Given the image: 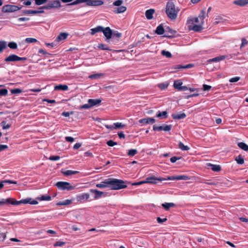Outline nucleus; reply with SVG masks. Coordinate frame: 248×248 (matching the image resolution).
<instances>
[{
    "instance_id": "1",
    "label": "nucleus",
    "mask_w": 248,
    "mask_h": 248,
    "mask_svg": "<svg viewBox=\"0 0 248 248\" xmlns=\"http://www.w3.org/2000/svg\"><path fill=\"white\" fill-rule=\"evenodd\" d=\"M98 188H104L109 187L112 190H119L127 187L124 181L115 178H108L100 184L96 185Z\"/></svg>"
},
{
    "instance_id": "2",
    "label": "nucleus",
    "mask_w": 248,
    "mask_h": 248,
    "mask_svg": "<svg viewBox=\"0 0 248 248\" xmlns=\"http://www.w3.org/2000/svg\"><path fill=\"white\" fill-rule=\"evenodd\" d=\"M205 16V12L204 10H202L198 17H189L187 21L189 29L197 32L202 30Z\"/></svg>"
},
{
    "instance_id": "3",
    "label": "nucleus",
    "mask_w": 248,
    "mask_h": 248,
    "mask_svg": "<svg viewBox=\"0 0 248 248\" xmlns=\"http://www.w3.org/2000/svg\"><path fill=\"white\" fill-rule=\"evenodd\" d=\"M180 9L176 7L172 0H169L166 4V13L169 18L172 20H175L177 18Z\"/></svg>"
},
{
    "instance_id": "4",
    "label": "nucleus",
    "mask_w": 248,
    "mask_h": 248,
    "mask_svg": "<svg viewBox=\"0 0 248 248\" xmlns=\"http://www.w3.org/2000/svg\"><path fill=\"white\" fill-rule=\"evenodd\" d=\"M29 201L26 200L24 201H17L14 198H9L7 199H2L1 201H0V206H2L4 204L9 205L11 204L13 205H17L22 203H26L28 202Z\"/></svg>"
},
{
    "instance_id": "5",
    "label": "nucleus",
    "mask_w": 248,
    "mask_h": 248,
    "mask_svg": "<svg viewBox=\"0 0 248 248\" xmlns=\"http://www.w3.org/2000/svg\"><path fill=\"white\" fill-rule=\"evenodd\" d=\"M61 7V4L59 0H53L49 1L46 5L40 7L39 9H51L58 8Z\"/></svg>"
},
{
    "instance_id": "6",
    "label": "nucleus",
    "mask_w": 248,
    "mask_h": 248,
    "mask_svg": "<svg viewBox=\"0 0 248 248\" xmlns=\"http://www.w3.org/2000/svg\"><path fill=\"white\" fill-rule=\"evenodd\" d=\"M56 186H57L59 189L63 190H71L74 189L75 188V186H72L69 182H58L56 184Z\"/></svg>"
},
{
    "instance_id": "7",
    "label": "nucleus",
    "mask_w": 248,
    "mask_h": 248,
    "mask_svg": "<svg viewBox=\"0 0 248 248\" xmlns=\"http://www.w3.org/2000/svg\"><path fill=\"white\" fill-rule=\"evenodd\" d=\"M27 59L26 57H20L16 54H11L4 59V62L8 63L17 61H25Z\"/></svg>"
},
{
    "instance_id": "8",
    "label": "nucleus",
    "mask_w": 248,
    "mask_h": 248,
    "mask_svg": "<svg viewBox=\"0 0 248 248\" xmlns=\"http://www.w3.org/2000/svg\"><path fill=\"white\" fill-rule=\"evenodd\" d=\"M21 8L15 5L7 4L2 7L1 11L3 13H12L19 10Z\"/></svg>"
},
{
    "instance_id": "9",
    "label": "nucleus",
    "mask_w": 248,
    "mask_h": 248,
    "mask_svg": "<svg viewBox=\"0 0 248 248\" xmlns=\"http://www.w3.org/2000/svg\"><path fill=\"white\" fill-rule=\"evenodd\" d=\"M102 32L106 37V41L109 42V40L112 38L113 35L112 30L109 27L104 28Z\"/></svg>"
},
{
    "instance_id": "10",
    "label": "nucleus",
    "mask_w": 248,
    "mask_h": 248,
    "mask_svg": "<svg viewBox=\"0 0 248 248\" xmlns=\"http://www.w3.org/2000/svg\"><path fill=\"white\" fill-rule=\"evenodd\" d=\"M166 180V179L162 177L157 178L155 176H151L147 177L145 179V182H146V183L155 184H157L158 182H162Z\"/></svg>"
},
{
    "instance_id": "11",
    "label": "nucleus",
    "mask_w": 248,
    "mask_h": 248,
    "mask_svg": "<svg viewBox=\"0 0 248 248\" xmlns=\"http://www.w3.org/2000/svg\"><path fill=\"white\" fill-rule=\"evenodd\" d=\"M172 128V125L171 124L167 125L164 124L161 126H157L156 125H154L153 126V130L154 131H162L163 130L164 131H169L171 130Z\"/></svg>"
},
{
    "instance_id": "12",
    "label": "nucleus",
    "mask_w": 248,
    "mask_h": 248,
    "mask_svg": "<svg viewBox=\"0 0 248 248\" xmlns=\"http://www.w3.org/2000/svg\"><path fill=\"white\" fill-rule=\"evenodd\" d=\"M176 33V31L172 29H171L169 27H167L165 29V34L164 35V37L168 38H171L174 36V35Z\"/></svg>"
},
{
    "instance_id": "13",
    "label": "nucleus",
    "mask_w": 248,
    "mask_h": 248,
    "mask_svg": "<svg viewBox=\"0 0 248 248\" xmlns=\"http://www.w3.org/2000/svg\"><path fill=\"white\" fill-rule=\"evenodd\" d=\"M90 193L94 194V196H93V200H96L101 198L104 194V192L99 191L97 189H91L90 190Z\"/></svg>"
},
{
    "instance_id": "14",
    "label": "nucleus",
    "mask_w": 248,
    "mask_h": 248,
    "mask_svg": "<svg viewBox=\"0 0 248 248\" xmlns=\"http://www.w3.org/2000/svg\"><path fill=\"white\" fill-rule=\"evenodd\" d=\"M189 178L188 176L185 175H177L176 176L168 177L167 180H189Z\"/></svg>"
},
{
    "instance_id": "15",
    "label": "nucleus",
    "mask_w": 248,
    "mask_h": 248,
    "mask_svg": "<svg viewBox=\"0 0 248 248\" xmlns=\"http://www.w3.org/2000/svg\"><path fill=\"white\" fill-rule=\"evenodd\" d=\"M139 122L144 124H153L155 122V120L153 118H146L140 120Z\"/></svg>"
},
{
    "instance_id": "16",
    "label": "nucleus",
    "mask_w": 248,
    "mask_h": 248,
    "mask_svg": "<svg viewBox=\"0 0 248 248\" xmlns=\"http://www.w3.org/2000/svg\"><path fill=\"white\" fill-rule=\"evenodd\" d=\"M155 13V10L154 9H150L146 11L145 16L147 19L150 20L153 19V15Z\"/></svg>"
},
{
    "instance_id": "17",
    "label": "nucleus",
    "mask_w": 248,
    "mask_h": 248,
    "mask_svg": "<svg viewBox=\"0 0 248 248\" xmlns=\"http://www.w3.org/2000/svg\"><path fill=\"white\" fill-rule=\"evenodd\" d=\"M226 58L225 56L222 55L220 56H217L215 58L209 59L207 61V62L209 63L212 62H219L221 61L224 60Z\"/></svg>"
},
{
    "instance_id": "18",
    "label": "nucleus",
    "mask_w": 248,
    "mask_h": 248,
    "mask_svg": "<svg viewBox=\"0 0 248 248\" xmlns=\"http://www.w3.org/2000/svg\"><path fill=\"white\" fill-rule=\"evenodd\" d=\"M102 100L100 99H89L88 100V103H89L91 107L98 105L100 104Z\"/></svg>"
},
{
    "instance_id": "19",
    "label": "nucleus",
    "mask_w": 248,
    "mask_h": 248,
    "mask_svg": "<svg viewBox=\"0 0 248 248\" xmlns=\"http://www.w3.org/2000/svg\"><path fill=\"white\" fill-rule=\"evenodd\" d=\"M172 117L175 120L183 119L186 117V114L185 113L172 114Z\"/></svg>"
},
{
    "instance_id": "20",
    "label": "nucleus",
    "mask_w": 248,
    "mask_h": 248,
    "mask_svg": "<svg viewBox=\"0 0 248 248\" xmlns=\"http://www.w3.org/2000/svg\"><path fill=\"white\" fill-rule=\"evenodd\" d=\"M127 8L125 6H121L119 7H116L114 9L113 12L115 14H120L124 13L126 11Z\"/></svg>"
},
{
    "instance_id": "21",
    "label": "nucleus",
    "mask_w": 248,
    "mask_h": 248,
    "mask_svg": "<svg viewBox=\"0 0 248 248\" xmlns=\"http://www.w3.org/2000/svg\"><path fill=\"white\" fill-rule=\"evenodd\" d=\"M104 27L101 26H97L94 28H93L91 29V34L92 35H94L97 32H102L103 30Z\"/></svg>"
},
{
    "instance_id": "22",
    "label": "nucleus",
    "mask_w": 248,
    "mask_h": 248,
    "mask_svg": "<svg viewBox=\"0 0 248 248\" xmlns=\"http://www.w3.org/2000/svg\"><path fill=\"white\" fill-rule=\"evenodd\" d=\"M165 30L164 29L162 24H160L157 26L155 31V33L158 35L163 34L164 33H165Z\"/></svg>"
},
{
    "instance_id": "23",
    "label": "nucleus",
    "mask_w": 248,
    "mask_h": 248,
    "mask_svg": "<svg viewBox=\"0 0 248 248\" xmlns=\"http://www.w3.org/2000/svg\"><path fill=\"white\" fill-rule=\"evenodd\" d=\"M4 183H8L9 184H17V182L16 181H13L10 180H5L1 182H0V189H2L3 187Z\"/></svg>"
},
{
    "instance_id": "24",
    "label": "nucleus",
    "mask_w": 248,
    "mask_h": 248,
    "mask_svg": "<svg viewBox=\"0 0 248 248\" xmlns=\"http://www.w3.org/2000/svg\"><path fill=\"white\" fill-rule=\"evenodd\" d=\"M44 13V11H37L31 10L23 11V13L25 15L42 14Z\"/></svg>"
},
{
    "instance_id": "25",
    "label": "nucleus",
    "mask_w": 248,
    "mask_h": 248,
    "mask_svg": "<svg viewBox=\"0 0 248 248\" xmlns=\"http://www.w3.org/2000/svg\"><path fill=\"white\" fill-rule=\"evenodd\" d=\"M72 202V200H65L62 201H60L57 203V205L62 206V205H68L71 204Z\"/></svg>"
},
{
    "instance_id": "26",
    "label": "nucleus",
    "mask_w": 248,
    "mask_h": 248,
    "mask_svg": "<svg viewBox=\"0 0 248 248\" xmlns=\"http://www.w3.org/2000/svg\"><path fill=\"white\" fill-rule=\"evenodd\" d=\"M162 206L166 210H169L170 207L175 206V204L172 202H165L162 204Z\"/></svg>"
},
{
    "instance_id": "27",
    "label": "nucleus",
    "mask_w": 248,
    "mask_h": 248,
    "mask_svg": "<svg viewBox=\"0 0 248 248\" xmlns=\"http://www.w3.org/2000/svg\"><path fill=\"white\" fill-rule=\"evenodd\" d=\"M183 84V82L181 81V80H177L174 81L173 83V87L175 89L180 90L182 87V85Z\"/></svg>"
},
{
    "instance_id": "28",
    "label": "nucleus",
    "mask_w": 248,
    "mask_h": 248,
    "mask_svg": "<svg viewBox=\"0 0 248 248\" xmlns=\"http://www.w3.org/2000/svg\"><path fill=\"white\" fill-rule=\"evenodd\" d=\"M68 89V87L66 85L60 84L59 85L55 86L54 87L55 90L67 91Z\"/></svg>"
},
{
    "instance_id": "29",
    "label": "nucleus",
    "mask_w": 248,
    "mask_h": 248,
    "mask_svg": "<svg viewBox=\"0 0 248 248\" xmlns=\"http://www.w3.org/2000/svg\"><path fill=\"white\" fill-rule=\"evenodd\" d=\"M207 165L208 166H211V170L214 171H219L221 170V167L218 165H214L211 163H208Z\"/></svg>"
},
{
    "instance_id": "30",
    "label": "nucleus",
    "mask_w": 248,
    "mask_h": 248,
    "mask_svg": "<svg viewBox=\"0 0 248 248\" xmlns=\"http://www.w3.org/2000/svg\"><path fill=\"white\" fill-rule=\"evenodd\" d=\"M156 116L158 118H161V117H163L164 118H166L168 117V113L167 111H164L162 112L158 111L156 114Z\"/></svg>"
},
{
    "instance_id": "31",
    "label": "nucleus",
    "mask_w": 248,
    "mask_h": 248,
    "mask_svg": "<svg viewBox=\"0 0 248 248\" xmlns=\"http://www.w3.org/2000/svg\"><path fill=\"white\" fill-rule=\"evenodd\" d=\"M193 64H188L186 65H178L174 68L175 69L190 68L193 67Z\"/></svg>"
},
{
    "instance_id": "32",
    "label": "nucleus",
    "mask_w": 248,
    "mask_h": 248,
    "mask_svg": "<svg viewBox=\"0 0 248 248\" xmlns=\"http://www.w3.org/2000/svg\"><path fill=\"white\" fill-rule=\"evenodd\" d=\"M238 146L241 148V149L245 151H248V145L243 142H240L238 143Z\"/></svg>"
},
{
    "instance_id": "33",
    "label": "nucleus",
    "mask_w": 248,
    "mask_h": 248,
    "mask_svg": "<svg viewBox=\"0 0 248 248\" xmlns=\"http://www.w3.org/2000/svg\"><path fill=\"white\" fill-rule=\"evenodd\" d=\"M77 200L80 203L86 202L85 201V196L84 193L77 196Z\"/></svg>"
},
{
    "instance_id": "34",
    "label": "nucleus",
    "mask_w": 248,
    "mask_h": 248,
    "mask_svg": "<svg viewBox=\"0 0 248 248\" xmlns=\"http://www.w3.org/2000/svg\"><path fill=\"white\" fill-rule=\"evenodd\" d=\"M78 171L72 170H67L65 171H62V173L65 176H69L71 175H73L78 173Z\"/></svg>"
},
{
    "instance_id": "35",
    "label": "nucleus",
    "mask_w": 248,
    "mask_h": 248,
    "mask_svg": "<svg viewBox=\"0 0 248 248\" xmlns=\"http://www.w3.org/2000/svg\"><path fill=\"white\" fill-rule=\"evenodd\" d=\"M68 36V34L66 33L62 32L61 33L57 38V40L58 41H60L62 40L65 39Z\"/></svg>"
},
{
    "instance_id": "36",
    "label": "nucleus",
    "mask_w": 248,
    "mask_h": 248,
    "mask_svg": "<svg viewBox=\"0 0 248 248\" xmlns=\"http://www.w3.org/2000/svg\"><path fill=\"white\" fill-rule=\"evenodd\" d=\"M138 152L137 149H132L127 151V155L129 156H133L138 154Z\"/></svg>"
},
{
    "instance_id": "37",
    "label": "nucleus",
    "mask_w": 248,
    "mask_h": 248,
    "mask_svg": "<svg viewBox=\"0 0 248 248\" xmlns=\"http://www.w3.org/2000/svg\"><path fill=\"white\" fill-rule=\"evenodd\" d=\"M7 42L5 41H0V53H1L4 49L6 48Z\"/></svg>"
},
{
    "instance_id": "38",
    "label": "nucleus",
    "mask_w": 248,
    "mask_h": 248,
    "mask_svg": "<svg viewBox=\"0 0 248 248\" xmlns=\"http://www.w3.org/2000/svg\"><path fill=\"white\" fill-rule=\"evenodd\" d=\"M178 147L182 151H188L189 149L188 146L185 145L182 142H179Z\"/></svg>"
},
{
    "instance_id": "39",
    "label": "nucleus",
    "mask_w": 248,
    "mask_h": 248,
    "mask_svg": "<svg viewBox=\"0 0 248 248\" xmlns=\"http://www.w3.org/2000/svg\"><path fill=\"white\" fill-rule=\"evenodd\" d=\"M98 48L103 50H111V49L104 44H100L98 46Z\"/></svg>"
},
{
    "instance_id": "40",
    "label": "nucleus",
    "mask_w": 248,
    "mask_h": 248,
    "mask_svg": "<svg viewBox=\"0 0 248 248\" xmlns=\"http://www.w3.org/2000/svg\"><path fill=\"white\" fill-rule=\"evenodd\" d=\"M168 86L169 83L167 82L164 83H161L158 85V88L161 90H165L168 88Z\"/></svg>"
},
{
    "instance_id": "41",
    "label": "nucleus",
    "mask_w": 248,
    "mask_h": 248,
    "mask_svg": "<svg viewBox=\"0 0 248 248\" xmlns=\"http://www.w3.org/2000/svg\"><path fill=\"white\" fill-rule=\"evenodd\" d=\"M114 129H120L123 128L125 126L124 124H123L121 123H115L113 124Z\"/></svg>"
},
{
    "instance_id": "42",
    "label": "nucleus",
    "mask_w": 248,
    "mask_h": 248,
    "mask_svg": "<svg viewBox=\"0 0 248 248\" xmlns=\"http://www.w3.org/2000/svg\"><path fill=\"white\" fill-rule=\"evenodd\" d=\"M40 201H50L51 197L49 195H42L38 198Z\"/></svg>"
},
{
    "instance_id": "43",
    "label": "nucleus",
    "mask_w": 248,
    "mask_h": 248,
    "mask_svg": "<svg viewBox=\"0 0 248 248\" xmlns=\"http://www.w3.org/2000/svg\"><path fill=\"white\" fill-rule=\"evenodd\" d=\"M235 161L238 164H243L244 163V159L241 155H239L235 158Z\"/></svg>"
},
{
    "instance_id": "44",
    "label": "nucleus",
    "mask_w": 248,
    "mask_h": 248,
    "mask_svg": "<svg viewBox=\"0 0 248 248\" xmlns=\"http://www.w3.org/2000/svg\"><path fill=\"white\" fill-rule=\"evenodd\" d=\"M104 2L101 0H93V6H98L103 4Z\"/></svg>"
},
{
    "instance_id": "45",
    "label": "nucleus",
    "mask_w": 248,
    "mask_h": 248,
    "mask_svg": "<svg viewBox=\"0 0 248 248\" xmlns=\"http://www.w3.org/2000/svg\"><path fill=\"white\" fill-rule=\"evenodd\" d=\"M1 125L3 129H8L11 126V124H7L6 122L4 121H3L1 123Z\"/></svg>"
},
{
    "instance_id": "46",
    "label": "nucleus",
    "mask_w": 248,
    "mask_h": 248,
    "mask_svg": "<svg viewBox=\"0 0 248 248\" xmlns=\"http://www.w3.org/2000/svg\"><path fill=\"white\" fill-rule=\"evenodd\" d=\"M161 54L164 56H166L167 58H170L172 57V55L169 51H166L165 50H163L161 51Z\"/></svg>"
},
{
    "instance_id": "47",
    "label": "nucleus",
    "mask_w": 248,
    "mask_h": 248,
    "mask_svg": "<svg viewBox=\"0 0 248 248\" xmlns=\"http://www.w3.org/2000/svg\"><path fill=\"white\" fill-rule=\"evenodd\" d=\"M8 46L11 49H16L17 48V45L16 43L14 42H9Z\"/></svg>"
},
{
    "instance_id": "48",
    "label": "nucleus",
    "mask_w": 248,
    "mask_h": 248,
    "mask_svg": "<svg viewBox=\"0 0 248 248\" xmlns=\"http://www.w3.org/2000/svg\"><path fill=\"white\" fill-rule=\"evenodd\" d=\"M85 2V0H76L70 3H68L67 4L68 6H72L77 5L81 3Z\"/></svg>"
},
{
    "instance_id": "49",
    "label": "nucleus",
    "mask_w": 248,
    "mask_h": 248,
    "mask_svg": "<svg viewBox=\"0 0 248 248\" xmlns=\"http://www.w3.org/2000/svg\"><path fill=\"white\" fill-rule=\"evenodd\" d=\"M25 41L27 43H36L38 42L37 39L33 38H26Z\"/></svg>"
},
{
    "instance_id": "50",
    "label": "nucleus",
    "mask_w": 248,
    "mask_h": 248,
    "mask_svg": "<svg viewBox=\"0 0 248 248\" xmlns=\"http://www.w3.org/2000/svg\"><path fill=\"white\" fill-rule=\"evenodd\" d=\"M12 94H19L22 92V90L19 88H16L11 90Z\"/></svg>"
},
{
    "instance_id": "51",
    "label": "nucleus",
    "mask_w": 248,
    "mask_h": 248,
    "mask_svg": "<svg viewBox=\"0 0 248 248\" xmlns=\"http://www.w3.org/2000/svg\"><path fill=\"white\" fill-rule=\"evenodd\" d=\"M84 194L85 196L86 202H90V201L93 200V198L91 197L90 193H84Z\"/></svg>"
},
{
    "instance_id": "52",
    "label": "nucleus",
    "mask_w": 248,
    "mask_h": 248,
    "mask_svg": "<svg viewBox=\"0 0 248 248\" xmlns=\"http://www.w3.org/2000/svg\"><path fill=\"white\" fill-rule=\"evenodd\" d=\"M222 22H223L222 18H221L219 16H218L216 17V18L215 19L214 24L217 25V24H218L219 23H221Z\"/></svg>"
},
{
    "instance_id": "53",
    "label": "nucleus",
    "mask_w": 248,
    "mask_h": 248,
    "mask_svg": "<svg viewBox=\"0 0 248 248\" xmlns=\"http://www.w3.org/2000/svg\"><path fill=\"white\" fill-rule=\"evenodd\" d=\"M24 200H26L27 201H29L28 202H27V203H30L32 205H36V204H38V202L35 200H33L31 202V198L23 199V200H22L21 201H24ZM26 204H27V203Z\"/></svg>"
},
{
    "instance_id": "54",
    "label": "nucleus",
    "mask_w": 248,
    "mask_h": 248,
    "mask_svg": "<svg viewBox=\"0 0 248 248\" xmlns=\"http://www.w3.org/2000/svg\"><path fill=\"white\" fill-rule=\"evenodd\" d=\"M233 3L235 4H236V5H239V6H245L244 0H235V1H234Z\"/></svg>"
},
{
    "instance_id": "55",
    "label": "nucleus",
    "mask_w": 248,
    "mask_h": 248,
    "mask_svg": "<svg viewBox=\"0 0 248 248\" xmlns=\"http://www.w3.org/2000/svg\"><path fill=\"white\" fill-rule=\"evenodd\" d=\"M8 94V91L6 89L0 90V96H6Z\"/></svg>"
},
{
    "instance_id": "56",
    "label": "nucleus",
    "mask_w": 248,
    "mask_h": 248,
    "mask_svg": "<svg viewBox=\"0 0 248 248\" xmlns=\"http://www.w3.org/2000/svg\"><path fill=\"white\" fill-rule=\"evenodd\" d=\"M91 107L90 106V105L89 103H88V104H84L83 105H82V106H80L79 107V109H89Z\"/></svg>"
},
{
    "instance_id": "57",
    "label": "nucleus",
    "mask_w": 248,
    "mask_h": 248,
    "mask_svg": "<svg viewBox=\"0 0 248 248\" xmlns=\"http://www.w3.org/2000/svg\"><path fill=\"white\" fill-rule=\"evenodd\" d=\"M47 0H35V4L37 5H40L46 3Z\"/></svg>"
},
{
    "instance_id": "58",
    "label": "nucleus",
    "mask_w": 248,
    "mask_h": 248,
    "mask_svg": "<svg viewBox=\"0 0 248 248\" xmlns=\"http://www.w3.org/2000/svg\"><path fill=\"white\" fill-rule=\"evenodd\" d=\"M123 1L122 0H117L113 3V5L115 6H120L122 5Z\"/></svg>"
},
{
    "instance_id": "59",
    "label": "nucleus",
    "mask_w": 248,
    "mask_h": 248,
    "mask_svg": "<svg viewBox=\"0 0 248 248\" xmlns=\"http://www.w3.org/2000/svg\"><path fill=\"white\" fill-rule=\"evenodd\" d=\"M156 220L158 223H162L166 222L167 220V218L166 217L161 218L160 217H157L156 218Z\"/></svg>"
},
{
    "instance_id": "60",
    "label": "nucleus",
    "mask_w": 248,
    "mask_h": 248,
    "mask_svg": "<svg viewBox=\"0 0 248 248\" xmlns=\"http://www.w3.org/2000/svg\"><path fill=\"white\" fill-rule=\"evenodd\" d=\"M65 243L62 241H57L54 244V247H62L65 245Z\"/></svg>"
},
{
    "instance_id": "61",
    "label": "nucleus",
    "mask_w": 248,
    "mask_h": 248,
    "mask_svg": "<svg viewBox=\"0 0 248 248\" xmlns=\"http://www.w3.org/2000/svg\"><path fill=\"white\" fill-rule=\"evenodd\" d=\"M74 114L73 111L66 112L64 111L62 113V115L64 117H69L70 115Z\"/></svg>"
},
{
    "instance_id": "62",
    "label": "nucleus",
    "mask_w": 248,
    "mask_h": 248,
    "mask_svg": "<svg viewBox=\"0 0 248 248\" xmlns=\"http://www.w3.org/2000/svg\"><path fill=\"white\" fill-rule=\"evenodd\" d=\"M107 144L109 146H113L117 145V143L116 142L113 141L112 140H109L108 141Z\"/></svg>"
},
{
    "instance_id": "63",
    "label": "nucleus",
    "mask_w": 248,
    "mask_h": 248,
    "mask_svg": "<svg viewBox=\"0 0 248 248\" xmlns=\"http://www.w3.org/2000/svg\"><path fill=\"white\" fill-rule=\"evenodd\" d=\"M49 160L52 161H56L60 159V157L58 155L50 156L49 158Z\"/></svg>"
},
{
    "instance_id": "64",
    "label": "nucleus",
    "mask_w": 248,
    "mask_h": 248,
    "mask_svg": "<svg viewBox=\"0 0 248 248\" xmlns=\"http://www.w3.org/2000/svg\"><path fill=\"white\" fill-rule=\"evenodd\" d=\"M181 157L173 156L170 158V161L171 163H175L177 160L180 159Z\"/></svg>"
}]
</instances>
